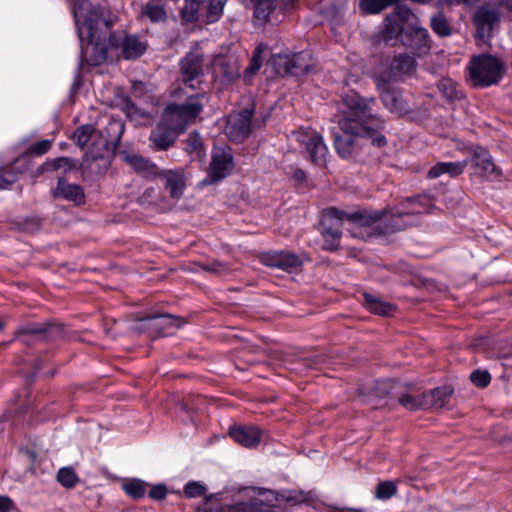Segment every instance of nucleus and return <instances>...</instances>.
Masks as SVG:
<instances>
[{
	"label": "nucleus",
	"instance_id": "obj_1",
	"mask_svg": "<svg viewBox=\"0 0 512 512\" xmlns=\"http://www.w3.org/2000/svg\"><path fill=\"white\" fill-rule=\"evenodd\" d=\"M431 206L432 203L429 197L417 196L407 199V201L402 204L401 208L390 209L389 211L362 210L346 213L335 207H330L324 211L321 221V235L324 240L323 249L333 251L339 247L342 237L341 229L344 225H347V230L352 237L364 238L368 235L366 229L381 220L382 217L386 216L388 213L391 214L393 218H408V220L403 221L402 224L396 222L392 226L393 230H399L408 225H413L415 223L414 217L429 212Z\"/></svg>",
	"mask_w": 512,
	"mask_h": 512
},
{
	"label": "nucleus",
	"instance_id": "obj_2",
	"mask_svg": "<svg viewBox=\"0 0 512 512\" xmlns=\"http://www.w3.org/2000/svg\"><path fill=\"white\" fill-rule=\"evenodd\" d=\"M374 102L364 100L356 93L347 94L341 104V118L338 120L340 129L346 136L336 135L334 146L340 157L348 159L352 157L354 141L352 136L371 139V143L377 147L386 144V138L379 132L383 127L380 118L372 114L369 104Z\"/></svg>",
	"mask_w": 512,
	"mask_h": 512
},
{
	"label": "nucleus",
	"instance_id": "obj_3",
	"mask_svg": "<svg viewBox=\"0 0 512 512\" xmlns=\"http://www.w3.org/2000/svg\"><path fill=\"white\" fill-rule=\"evenodd\" d=\"M81 57L90 65H99L107 59L108 49L114 44L111 36L113 15L88 0H79L74 6Z\"/></svg>",
	"mask_w": 512,
	"mask_h": 512
},
{
	"label": "nucleus",
	"instance_id": "obj_4",
	"mask_svg": "<svg viewBox=\"0 0 512 512\" xmlns=\"http://www.w3.org/2000/svg\"><path fill=\"white\" fill-rule=\"evenodd\" d=\"M377 40H398L418 57L428 54L432 44L428 30L421 26L418 18L404 6H397L384 18L377 33Z\"/></svg>",
	"mask_w": 512,
	"mask_h": 512
},
{
	"label": "nucleus",
	"instance_id": "obj_5",
	"mask_svg": "<svg viewBox=\"0 0 512 512\" xmlns=\"http://www.w3.org/2000/svg\"><path fill=\"white\" fill-rule=\"evenodd\" d=\"M503 68V63L489 54L474 56L468 66L470 79L478 87L497 84L502 78Z\"/></svg>",
	"mask_w": 512,
	"mask_h": 512
},
{
	"label": "nucleus",
	"instance_id": "obj_6",
	"mask_svg": "<svg viewBox=\"0 0 512 512\" xmlns=\"http://www.w3.org/2000/svg\"><path fill=\"white\" fill-rule=\"evenodd\" d=\"M276 500L270 490L247 487L239 491L234 504L227 506V512H269Z\"/></svg>",
	"mask_w": 512,
	"mask_h": 512
},
{
	"label": "nucleus",
	"instance_id": "obj_7",
	"mask_svg": "<svg viewBox=\"0 0 512 512\" xmlns=\"http://www.w3.org/2000/svg\"><path fill=\"white\" fill-rule=\"evenodd\" d=\"M416 60L407 53H400L393 59L385 58L377 60L372 68L373 79H380L381 85L385 82L396 81L402 75L414 71Z\"/></svg>",
	"mask_w": 512,
	"mask_h": 512
},
{
	"label": "nucleus",
	"instance_id": "obj_8",
	"mask_svg": "<svg viewBox=\"0 0 512 512\" xmlns=\"http://www.w3.org/2000/svg\"><path fill=\"white\" fill-rule=\"evenodd\" d=\"M200 98L203 95H194L185 104H170L166 107L163 117L174 129L183 132L188 124L193 122L202 111Z\"/></svg>",
	"mask_w": 512,
	"mask_h": 512
},
{
	"label": "nucleus",
	"instance_id": "obj_9",
	"mask_svg": "<svg viewBox=\"0 0 512 512\" xmlns=\"http://www.w3.org/2000/svg\"><path fill=\"white\" fill-rule=\"evenodd\" d=\"M266 118L253 117V109L246 108L228 116L226 134L231 141H244L254 129L264 125Z\"/></svg>",
	"mask_w": 512,
	"mask_h": 512
},
{
	"label": "nucleus",
	"instance_id": "obj_10",
	"mask_svg": "<svg viewBox=\"0 0 512 512\" xmlns=\"http://www.w3.org/2000/svg\"><path fill=\"white\" fill-rule=\"evenodd\" d=\"M295 140L305 148L310 160L319 167L327 163L328 148L322 136L312 129H301L293 133Z\"/></svg>",
	"mask_w": 512,
	"mask_h": 512
},
{
	"label": "nucleus",
	"instance_id": "obj_11",
	"mask_svg": "<svg viewBox=\"0 0 512 512\" xmlns=\"http://www.w3.org/2000/svg\"><path fill=\"white\" fill-rule=\"evenodd\" d=\"M273 64L278 74L305 75L312 66L309 53L278 54L273 57Z\"/></svg>",
	"mask_w": 512,
	"mask_h": 512
},
{
	"label": "nucleus",
	"instance_id": "obj_12",
	"mask_svg": "<svg viewBox=\"0 0 512 512\" xmlns=\"http://www.w3.org/2000/svg\"><path fill=\"white\" fill-rule=\"evenodd\" d=\"M233 169V157L229 148L215 147L212 151V161L210 163L207 177L203 183L210 185L219 181L230 174Z\"/></svg>",
	"mask_w": 512,
	"mask_h": 512
},
{
	"label": "nucleus",
	"instance_id": "obj_13",
	"mask_svg": "<svg viewBox=\"0 0 512 512\" xmlns=\"http://www.w3.org/2000/svg\"><path fill=\"white\" fill-rule=\"evenodd\" d=\"M260 260L265 266L292 272L303 265L304 257L289 251H272L262 254Z\"/></svg>",
	"mask_w": 512,
	"mask_h": 512
},
{
	"label": "nucleus",
	"instance_id": "obj_14",
	"mask_svg": "<svg viewBox=\"0 0 512 512\" xmlns=\"http://www.w3.org/2000/svg\"><path fill=\"white\" fill-rule=\"evenodd\" d=\"M213 77L222 85H227L240 76V66L234 56H217L211 64Z\"/></svg>",
	"mask_w": 512,
	"mask_h": 512
},
{
	"label": "nucleus",
	"instance_id": "obj_15",
	"mask_svg": "<svg viewBox=\"0 0 512 512\" xmlns=\"http://www.w3.org/2000/svg\"><path fill=\"white\" fill-rule=\"evenodd\" d=\"M499 17V11L493 5H484L478 8L474 15V24L477 28L478 37L483 40L488 38Z\"/></svg>",
	"mask_w": 512,
	"mask_h": 512
},
{
	"label": "nucleus",
	"instance_id": "obj_16",
	"mask_svg": "<svg viewBox=\"0 0 512 512\" xmlns=\"http://www.w3.org/2000/svg\"><path fill=\"white\" fill-rule=\"evenodd\" d=\"M202 72V57L196 53H189L181 61L182 80L185 86L196 89L200 81L199 76Z\"/></svg>",
	"mask_w": 512,
	"mask_h": 512
},
{
	"label": "nucleus",
	"instance_id": "obj_17",
	"mask_svg": "<svg viewBox=\"0 0 512 512\" xmlns=\"http://www.w3.org/2000/svg\"><path fill=\"white\" fill-rule=\"evenodd\" d=\"M179 133L163 117L162 121L152 130L149 139L156 150L165 151L175 143Z\"/></svg>",
	"mask_w": 512,
	"mask_h": 512
},
{
	"label": "nucleus",
	"instance_id": "obj_18",
	"mask_svg": "<svg viewBox=\"0 0 512 512\" xmlns=\"http://www.w3.org/2000/svg\"><path fill=\"white\" fill-rule=\"evenodd\" d=\"M73 138L77 145L84 148L87 147L90 142L91 146L94 147L96 145L101 146V148H105L107 141L102 140L100 133L90 124L80 126L74 133ZM90 154L93 158L100 157V154L94 152V149H90Z\"/></svg>",
	"mask_w": 512,
	"mask_h": 512
},
{
	"label": "nucleus",
	"instance_id": "obj_19",
	"mask_svg": "<svg viewBox=\"0 0 512 512\" xmlns=\"http://www.w3.org/2000/svg\"><path fill=\"white\" fill-rule=\"evenodd\" d=\"M158 175L164 180L165 189L172 198L179 199L183 195L186 177L182 168L163 170Z\"/></svg>",
	"mask_w": 512,
	"mask_h": 512
},
{
	"label": "nucleus",
	"instance_id": "obj_20",
	"mask_svg": "<svg viewBox=\"0 0 512 512\" xmlns=\"http://www.w3.org/2000/svg\"><path fill=\"white\" fill-rule=\"evenodd\" d=\"M231 438L244 447H254L261 441V432L255 426H238L229 430Z\"/></svg>",
	"mask_w": 512,
	"mask_h": 512
},
{
	"label": "nucleus",
	"instance_id": "obj_21",
	"mask_svg": "<svg viewBox=\"0 0 512 512\" xmlns=\"http://www.w3.org/2000/svg\"><path fill=\"white\" fill-rule=\"evenodd\" d=\"M377 85V88L380 92V98L385 105V107L390 110L392 113L402 114L404 113L405 107L401 98L397 95V93L391 89L390 84L392 82H385L381 85L380 79H374Z\"/></svg>",
	"mask_w": 512,
	"mask_h": 512
},
{
	"label": "nucleus",
	"instance_id": "obj_22",
	"mask_svg": "<svg viewBox=\"0 0 512 512\" xmlns=\"http://www.w3.org/2000/svg\"><path fill=\"white\" fill-rule=\"evenodd\" d=\"M244 2H250L254 5V18L259 23H265L269 21H279L278 15L281 10L277 11L276 0H243Z\"/></svg>",
	"mask_w": 512,
	"mask_h": 512
},
{
	"label": "nucleus",
	"instance_id": "obj_23",
	"mask_svg": "<svg viewBox=\"0 0 512 512\" xmlns=\"http://www.w3.org/2000/svg\"><path fill=\"white\" fill-rule=\"evenodd\" d=\"M472 165L479 173L484 176H499L500 173L493 163L492 158L488 151L484 148L478 147L473 151L471 158Z\"/></svg>",
	"mask_w": 512,
	"mask_h": 512
},
{
	"label": "nucleus",
	"instance_id": "obj_24",
	"mask_svg": "<svg viewBox=\"0 0 512 512\" xmlns=\"http://www.w3.org/2000/svg\"><path fill=\"white\" fill-rule=\"evenodd\" d=\"M56 198H63L80 204L84 200V193L79 185L68 183L63 179L58 180L57 187L53 191Z\"/></svg>",
	"mask_w": 512,
	"mask_h": 512
},
{
	"label": "nucleus",
	"instance_id": "obj_25",
	"mask_svg": "<svg viewBox=\"0 0 512 512\" xmlns=\"http://www.w3.org/2000/svg\"><path fill=\"white\" fill-rule=\"evenodd\" d=\"M467 164V160L456 162H439L429 170L428 177L435 179L443 174H448L451 177H456L463 173Z\"/></svg>",
	"mask_w": 512,
	"mask_h": 512
},
{
	"label": "nucleus",
	"instance_id": "obj_26",
	"mask_svg": "<svg viewBox=\"0 0 512 512\" xmlns=\"http://www.w3.org/2000/svg\"><path fill=\"white\" fill-rule=\"evenodd\" d=\"M124 161L137 173L145 177H151L157 174V166L138 154H125Z\"/></svg>",
	"mask_w": 512,
	"mask_h": 512
},
{
	"label": "nucleus",
	"instance_id": "obj_27",
	"mask_svg": "<svg viewBox=\"0 0 512 512\" xmlns=\"http://www.w3.org/2000/svg\"><path fill=\"white\" fill-rule=\"evenodd\" d=\"M364 306L372 313L389 316L395 311V306L389 302L383 301L376 295L365 292L363 294Z\"/></svg>",
	"mask_w": 512,
	"mask_h": 512
},
{
	"label": "nucleus",
	"instance_id": "obj_28",
	"mask_svg": "<svg viewBox=\"0 0 512 512\" xmlns=\"http://www.w3.org/2000/svg\"><path fill=\"white\" fill-rule=\"evenodd\" d=\"M451 394L452 390L447 386L435 388L428 394H423L425 409H439L444 407L447 404Z\"/></svg>",
	"mask_w": 512,
	"mask_h": 512
},
{
	"label": "nucleus",
	"instance_id": "obj_29",
	"mask_svg": "<svg viewBox=\"0 0 512 512\" xmlns=\"http://www.w3.org/2000/svg\"><path fill=\"white\" fill-rule=\"evenodd\" d=\"M150 320L152 322L151 326L158 329L161 335H169L182 325L181 319L175 318L170 314L158 315Z\"/></svg>",
	"mask_w": 512,
	"mask_h": 512
},
{
	"label": "nucleus",
	"instance_id": "obj_30",
	"mask_svg": "<svg viewBox=\"0 0 512 512\" xmlns=\"http://www.w3.org/2000/svg\"><path fill=\"white\" fill-rule=\"evenodd\" d=\"M146 50V43L136 36H126L122 42V54L125 59H135Z\"/></svg>",
	"mask_w": 512,
	"mask_h": 512
},
{
	"label": "nucleus",
	"instance_id": "obj_31",
	"mask_svg": "<svg viewBox=\"0 0 512 512\" xmlns=\"http://www.w3.org/2000/svg\"><path fill=\"white\" fill-rule=\"evenodd\" d=\"M142 17L151 22H162L166 19L167 13L162 0H150L142 7Z\"/></svg>",
	"mask_w": 512,
	"mask_h": 512
},
{
	"label": "nucleus",
	"instance_id": "obj_32",
	"mask_svg": "<svg viewBox=\"0 0 512 512\" xmlns=\"http://www.w3.org/2000/svg\"><path fill=\"white\" fill-rule=\"evenodd\" d=\"M207 0H185L182 17L187 22H194L204 18L205 3Z\"/></svg>",
	"mask_w": 512,
	"mask_h": 512
},
{
	"label": "nucleus",
	"instance_id": "obj_33",
	"mask_svg": "<svg viewBox=\"0 0 512 512\" xmlns=\"http://www.w3.org/2000/svg\"><path fill=\"white\" fill-rule=\"evenodd\" d=\"M185 150L193 159L201 160L205 156L202 139L197 132L188 135L185 141Z\"/></svg>",
	"mask_w": 512,
	"mask_h": 512
},
{
	"label": "nucleus",
	"instance_id": "obj_34",
	"mask_svg": "<svg viewBox=\"0 0 512 512\" xmlns=\"http://www.w3.org/2000/svg\"><path fill=\"white\" fill-rule=\"evenodd\" d=\"M227 0H207L205 3L204 19L208 23L218 21L223 13Z\"/></svg>",
	"mask_w": 512,
	"mask_h": 512
},
{
	"label": "nucleus",
	"instance_id": "obj_35",
	"mask_svg": "<svg viewBox=\"0 0 512 512\" xmlns=\"http://www.w3.org/2000/svg\"><path fill=\"white\" fill-rule=\"evenodd\" d=\"M397 0H360L359 8L363 14H377Z\"/></svg>",
	"mask_w": 512,
	"mask_h": 512
},
{
	"label": "nucleus",
	"instance_id": "obj_36",
	"mask_svg": "<svg viewBox=\"0 0 512 512\" xmlns=\"http://www.w3.org/2000/svg\"><path fill=\"white\" fill-rule=\"evenodd\" d=\"M440 93L448 100H456L462 97V92L458 90L457 83L450 79H441L438 83Z\"/></svg>",
	"mask_w": 512,
	"mask_h": 512
},
{
	"label": "nucleus",
	"instance_id": "obj_37",
	"mask_svg": "<svg viewBox=\"0 0 512 512\" xmlns=\"http://www.w3.org/2000/svg\"><path fill=\"white\" fill-rule=\"evenodd\" d=\"M430 26L433 32L440 37H446L452 33L446 17L440 12L431 17Z\"/></svg>",
	"mask_w": 512,
	"mask_h": 512
},
{
	"label": "nucleus",
	"instance_id": "obj_38",
	"mask_svg": "<svg viewBox=\"0 0 512 512\" xmlns=\"http://www.w3.org/2000/svg\"><path fill=\"white\" fill-rule=\"evenodd\" d=\"M123 490L135 499L142 498L146 494V484L139 479H132L123 484Z\"/></svg>",
	"mask_w": 512,
	"mask_h": 512
},
{
	"label": "nucleus",
	"instance_id": "obj_39",
	"mask_svg": "<svg viewBox=\"0 0 512 512\" xmlns=\"http://www.w3.org/2000/svg\"><path fill=\"white\" fill-rule=\"evenodd\" d=\"M399 403L406 409L414 411L420 408H425L423 394L413 396L410 394H403L399 397Z\"/></svg>",
	"mask_w": 512,
	"mask_h": 512
},
{
	"label": "nucleus",
	"instance_id": "obj_40",
	"mask_svg": "<svg viewBox=\"0 0 512 512\" xmlns=\"http://www.w3.org/2000/svg\"><path fill=\"white\" fill-rule=\"evenodd\" d=\"M57 480L64 487L72 488L77 483L78 477L71 467H64L58 471Z\"/></svg>",
	"mask_w": 512,
	"mask_h": 512
},
{
	"label": "nucleus",
	"instance_id": "obj_41",
	"mask_svg": "<svg viewBox=\"0 0 512 512\" xmlns=\"http://www.w3.org/2000/svg\"><path fill=\"white\" fill-rule=\"evenodd\" d=\"M265 48L266 47L261 44L255 49L250 65L245 70V78H250L260 69L262 64L261 53Z\"/></svg>",
	"mask_w": 512,
	"mask_h": 512
},
{
	"label": "nucleus",
	"instance_id": "obj_42",
	"mask_svg": "<svg viewBox=\"0 0 512 512\" xmlns=\"http://www.w3.org/2000/svg\"><path fill=\"white\" fill-rule=\"evenodd\" d=\"M397 491V487L392 481H385L378 484L376 496L380 499H389Z\"/></svg>",
	"mask_w": 512,
	"mask_h": 512
},
{
	"label": "nucleus",
	"instance_id": "obj_43",
	"mask_svg": "<svg viewBox=\"0 0 512 512\" xmlns=\"http://www.w3.org/2000/svg\"><path fill=\"white\" fill-rule=\"evenodd\" d=\"M206 489L198 482L192 481L185 485L184 493L188 498H195L204 495Z\"/></svg>",
	"mask_w": 512,
	"mask_h": 512
},
{
	"label": "nucleus",
	"instance_id": "obj_44",
	"mask_svg": "<svg viewBox=\"0 0 512 512\" xmlns=\"http://www.w3.org/2000/svg\"><path fill=\"white\" fill-rule=\"evenodd\" d=\"M470 380L478 387H486L490 383L491 377L487 371L476 370L471 373Z\"/></svg>",
	"mask_w": 512,
	"mask_h": 512
},
{
	"label": "nucleus",
	"instance_id": "obj_45",
	"mask_svg": "<svg viewBox=\"0 0 512 512\" xmlns=\"http://www.w3.org/2000/svg\"><path fill=\"white\" fill-rule=\"evenodd\" d=\"M50 146H51L50 140H43V141H40V142L36 143L35 145H33L31 147V152L36 155H42L49 150Z\"/></svg>",
	"mask_w": 512,
	"mask_h": 512
},
{
	"label": "nucleus",
	"instance_id": "obj_46",
	"mask_svg": "<svg viewBox=\"0 0 512 512\" xmlns=\"http://www.w3.org/2000/svg\"><path fill=\"white\" fill-rule=\"evenodd\" d=\"M167 489L164 485H156L151 488L149 496L152 499L161 500L166 497Z\"/></svg>",
	"mask_w": 512,
	"mask_h": 512
},
{
	"label": "nucleus",
	"instance_id": "obj_47",
	"mask_svg": "<svg viewBox=\"0 0 512 512\" xmlns=\"http://www.w3.org/2000/svg\"><path fill=\"white\" fill-rule=\"evenodd\" d=\"M282 499L287 502L300 503L304 501L303 494L301 492L289 491L281 495Z\"/></svg>",
	"mask_w": 512,
	"mask_h": 512
},
{
	"label": "nucleus",
	"instance_id": "obj_48",
	"mask_svg": "<svg viewBox=\"0 0 512 512\" xmlns=\"http://www.w3.org/2000/svg\"><path fill=\"white\" fill-rule=\"evenodd\" d=\"M15 506L8 496L0 495V512H11Z\"/></svg>",
	"mask_w": 512,
	"mask_h": 512
},
{
	"label": "nucleus",
	"instance_id": "obj_49",
	"mask_svg": "<svg viewBox=\"0 0 512 512\" xmlns=\"http://www.w3.org/2000/svg\"><path fill=\"white\" fill-rule=\"evenodd\" d=\"M65 167H70V159L69 158L61 157V158L54 160V162H53L54 169L65 168Z\"/></svg>",
	"mask_w": 512,
	"mask_h": 512
},
{
	"label": "nucleus",
	"instance_id": "obj_50",
	"mask_svg": "<svg viewBox=\"0 0 512 512\" xmlns=\"http://www.w3.org/2000/svg\"><path fill=\"white\" fill-rule=\"evenodd\" d=\"M16 180V176L14 174H10L7 177L4 175H0V189L6 188L9 184L13 183Z\"/></svg>",
	"mask_w": 512,
	"mask_h": 512
},
{
	"label": "nucleus",
	"instance_id": "obj_51",
	"mask_svg": "<svg viewBox=\"0 0 512 512\" xmlns=\"http://www.w3.org/2000/svg\"><path fill=\"white\" fill-rule=\"evenodd\" d=\"M109 126L111 129H117L119 131V136L123 133V125L121 122L112 121Z\"/></svg>",
	"mask_w": 512,
	"mask_h": 512
},
{
	"label": "nucleus",
	"instance_id": "obj_52",
	"mask_svg": "<svg viewBox=\"0 0 512 512\" xmlns=\"http://www.w3.org/2000/svg\"><path fill=\"white\" fill-rule=\"evenodd\" d=\"M29 332H31V333H38L39 331L35 330V329H31Z\"/></svg>",
	"mask_w": 512,
	"mask_h": 512
},
{
	"label": "nucleus",
	"instance_id": "obj_53",
	"mask_svg": "<svg viewBox=\"0 0 512 512\" xmlns=\"http://www.w3.org/2000/svg\"><path fill=\"white\" fill-rule=\"evenodd\" d=\"M2 328V323L0 322V329Z\"/></svg>",
	"mask_w": 512,
	"mask_h": 512
},
{
	"label": "nucleus",
	"instance_id": "obj_54",
	"mask_svg": "<svg viewBox=\"0 0 512 512\" xmlns=\"http://www.w3.org/2000/svg\"><path fill=\"white\" fill-rule=\"evenodd\" d=\"M510 6H511V8H512V0H511V3H510Z\"/></svg>",
	"mask_w": 512,
	"mask_h": 512
}]
</instances>
